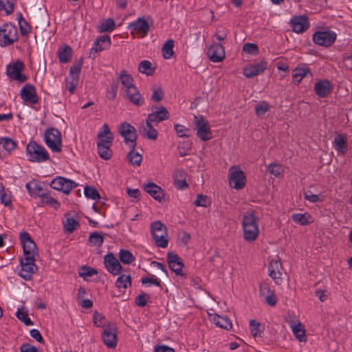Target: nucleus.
<instances>
[{"instance_id": "nucleus-55", "label": "nucleus", "mask_w": 352, "mask_h": 352, "mask_svg": "<svg viewBox=\"0 0 352 352\" xmlns=\"http://www.w3.org/2000/svg\"><path fill=\"white\" fill-rule=\"evenodd\" d=\"M116 26L115 21L112 19L105 20L100 26V32L112 31Z\"/></svg>"}, {"instance_id": "nucleus-42", "label": "nucleus", "mask_w": 352, "mask_h": 352, "mask_svg": "<svg viewBox=\"0 0 352 352\" xmlns=\"http://www.w3.org/2000/svg\"><path fill=\"white\" fill-rule=\"evenodd\" d=\"M138 70L140 72L144 74L146 76H151L153 74L155 69L152 67V65L150 61L144 60L140 63Z\"/></svg>"}, {"instance_id": "nucleus-43", "label": "nucleus", "mask_w": 352, "mask_h": 352, "mask_svg": "<svg viewBox=\"0 0 352 352\" xmlns=\"http://www.w3.org/2000/svg\"><path fill=\"white\" fill-rule=\"evenodd\" d=\"M174 41L171 39L168 40L163 45L162 51L164 58L166 59L170 58L173 54Z\"/></svg>"}, {"instance_id": "nucleus-40", "label": "nucleus", "mask_w": 352, "mask_h": 352, "mask_svg": "<svg viewBox=\"0 0 352 352\" xmlns=\"http://www.w3.org/2000/svg\"><path fill=\"white\" fill-rule=\"evenodd\" d=\"M120 80L121 81L122 85L124 87V91L126 89L131 88V87H135L133 84V77L127 74L125 71H122L120 75Z\"/></svg>"}, {"instance_id": "nucleus-3", "label": "nucleus", "mask_w": 352, "mask_h": 352, "mask_svg": "<svg viewBox=\"0 0 352 352\" xmlns=\"http://www.w3.org/2000/svg\"><path fill=\"white\" fill-rule=\"evenodd\" d=\"M151 229L156 245L166 248L168 243L166 227L161 221H155L151 224Z\"/></svg>"}, {"instance_id": "nucleus-28", "label": "nucleus", "mask_w": 352, "mask_h": 352, "mask_svg": "<svg viewBox=\"0 0 352 352\" xmlns=\"http://www.w3.org/2000/svg\"><path fill=\"white\" fill-rule=\"evenodd\" d=\"M98 142L97 144L104 145H112L113 135L107 124H104L101 131L98 134Z\"/></svg>"}, {"instance_id": "nucleus-10", "label": "nucleus", "mask_w": 352, "mask_h": 352, "mask_svg": "<svg viewBox=\"0 0 352 352\" xmlns=\"http://www.w3.org/2000/svg\"><path fill=\"white\" fill-rule=\"evenodd\" d=\"M102 340L106 346L113 349L117 345V327L115 323L108 322L103 327Z\"/></svg>"}, {"instance_id": "nucleus-36", "label": "nucleus", "mask_w": 352, "mask_h": 352, "mask_svg": "<svg viewBox=\"0 0 352 352\" xmlns=\"http://www.w3.org/2000/svg\"><path fill=\"white\" fill-rule=\"evenodd\" d=\"M26 189L32 197H40L43 193V188L41 184L35 180H32L25 185Z\"/></svg>"}, {"instance_id": "nucleus-19", "label": "nucleus", "mask_w": 352, "mask_h": 352, "mask_svg": "<svg viewBox=\"0 0 352 352\" xmlns=\"http://www.w3.org/2000/svg\"><path fill=\"white\" fill-rule=\"evenodd\" d=\"M290 24L294 32L302 34L305 32L309 27V19L306 16H295L292 18Z\"/></svg>"}, {"instance_id": "nucleus-54", "label": "nucleus", "mask_w": 352, "mask_h": 352, "mask_svg": "<svg viewBox=\"0 0 352 352\" xmlns=\"http://www.w3.org/2000/svg\"><path fill=\"white\" fill-rule=\"evenodd\" d=\"M85 195L90 199H100V196L98 190L92 186H87L85 188Z\"/></svg>"}, {"instance_id": "nucleus-56", "label": "nucleus", "mask_w": 352, "mask_h": 352, "mask_svg": "<svg viewBox=\"0 0 352 352\" xmlns=\"http://www.w3.org/2000/svg\"><path fill=\"white\" fill-rule=\"evenodd\" d=\"M98 272L96 270L90 267H83L81 268L80 272H79V276L80 277L86 279L87 278L91 277L95 274H97Z\"/></svg>"}, {"instance_id": "nucleus-20", "label": "nucleus", "mask_w": 352, "mask_h": 352, "mask_svg": "<svg viewBox=\"0 0 352 352\" xmlns=\"http://www.w3.org/2000/svg\"><path fill=\"white\" fill-rule=\"evenodd\" d=\"M282 263L280 259L270 261L268 266L269 275L277 285L282 282Z\"/></svg>"}, {"instance_id": "nucleus-29", "label": "nucleus", "mask_w": 352, "mask_h": 352, "mask_svg": "<svg viewBox=\"0 0 352 352\" xmlns=\"http://www.w3.org/2000/svg\"><path fill=\"white\" fill-rule=\"evenodd\" d=\"M316 94L320 98H324L331 94L332 85L329 80H322L317 82L314 87Z\"/></svg>"}, {"instance_id": "nucleus-18", "label": "nucleus", "mask_w": 352, "mask_h": 352, "mask_svg": "<svg viewBox=\"0 0 352 352\" xmlns=\"http://www.w3.org/2000/svg\"><path fill=\"white\" fill-rule=\"evenodd\" d=\"M208 56L213 63L221 62L226 56L223 46L219 43L212 44L208 50Z\"/></svg>"}, {"instance_id": "nucleus-57", "label": "nucleus", "mask_w": 352, "mask_h": 352, "mask_svg": "<svg viewBox=\"0 0 352 352\" xmlns=\"http://www.w3.org/2000/svg\"><path fill=\"white\" fill-rule=\"evenodd\" d=\"M259 292L260 296L265 298V296L270 295L271 293L274 292V291L271 289L270 285L268 283L262 282L260 283Z\"/></svg>"}, {"instance_id": "nucleus-8", "label": "nucleus", "mask_w": 352, "mask_h": 352, "mask_svg": "<svg viewBox=\"0 0 352 352\" xmlns=\"http://www.w3.org/2000/svg\"><path fill=\"white\" fill-rule=\"evenodd\" d=\"M119 133L124 138V143L130 148H135L138 135L133 126L127 122H124L119 126Z\"/></svg>"}, {"instance_id": "nucleus-32", "label": "nucleus", "mask_w": 352, "mask_h": 352, "mask_svg": "<svg viewBox=\"0 0 352 352\" xmlns=\"http://www.w3.org/2000/svg\"><path fill=\"white\" fill-rule=\"evenodd\" d=\"M153 124L152 122H148V121L146 120L145 125H142L140 127V131L143 136L150 140H155L157 138L158 132L154 129Z\"/></svg>"}, {"instance_id": "nucleus-30", "label": "nucleus", "mask_w": 352, "mask_h": 352, "mask_svg": "<svg viewBox=\"0 0 352 352\" xmlns=\"http://www.w3.org/2000/svg\"><path fill=\"white\" fill-rule=\"evenodd\" d=\"M173 181L175 187L179 190H184L188 186L186 182L187 174L181 168L175 170L173 175Z\"/></svg>"}, {"instance_id": "nucleus-38", "label": "nucleus", "mask_w": 352, "mask_h": 352, "mask_svg": "<svg viewBox=\"0 0 352 352\" xmlns=\"http://www.w3.org/2000/svg\"><path fill=\"white\" fill-rule=\"evenodd\" d=\"M311 72L308 67H296L292 72L293 79L299 84Z\"/></svg>"}, {"instance_id": "nucleus-39", "label": "nucleus", "mask_w": 352, "mask_h": 352, "mask_svg": "<svg viewBox=\"0 0 352 352\" xmlns=\"http://www.w3.org/2000/svg\"><path fill=\"white\" fill-rule=\"evenodd\" d=\"M72 50L69 46L60 48L58 51V58L60 62L66 63L71 60Z\"/></svg>"}, {"instance_id": "nucleus-14", "label": "nucleus", "mask_w": 352, "mask_h": 352, "mask_svg": "<svg viewBox=\"0 0 352 352\" xmlns=\"http://www.w3.org/2000/svg\"><path fill=\"white\" fill-rule=\"evenodd\" d=\"M50 186L55 190L69 194L73 188L77 186V184L72 180L57 177L51 182Z\"/></svg>"}, {"instance_id": "nucleus-26", "label": "nucleus", "mask_w": 352, "mask_h": 352, "mask_svg": "<svg viewBox=\"0 0 352 352\" xmlns=\"http://www.w3.org/2000/svg\"><path fill=\"white\" fill-rule=\"evenodd\" d=\"M267 68V63L261 61L256 64L250 65L243 69V74L248 78H253L263 73Z\"/></svg>"}, {"instance_id": "nucleus-45", "label": "nucleus", "mask_w": 352, "mask_h": 352, "mask_svg": "<svg viewBox=\"0 0 352 352\" xmlns=\"http://www.w3.org/2000/svg\"><path fill=\"white\" fill-rule=\"evenodd\" d=\"M128 155V159L129 162L133 165L139 166L141 164L142 157L139 153L135 151V148H131Z\"/></svg>"}, {"instance_id": "nucleus-53", "label": "nucleus", "mask_w": 352, "mask_h": 352, "mask_svg": "<svg viewBox=\"0 0 352 352\" xmlns=\"http://www.w3.org/2000/svg\"><path fill=\"white\" fill-rule=\"evenodd\" d=\"M14 8V4L10 0H0V10L5 11L6 15L12 14Z\"/></svg>"}, {"instance_id": "nucleus-31", "label": "nucleus", "mask_w": 352, "mask_h": 352, "mask_svg": "<svg viewBox=\"0 0 352 352\" xmlns=\"http://www.w3.org/2000/svg\"><path fill=\"white\" fill-rule=\"evenodd\" d=\"M111 45V38L109 35H103L98 37L94 42V46L92 47L91 51H94L96 53L101 52Z\"/></svg>"}, {"instance_id": "nucleus-6", "label": "nucleus", "mask_w": 352, "mask_h": 352, "mask_svg": "<svg viewBox=\"0 0 352 352\" xmlns=\"http://www.w3.org/2000/svg\"><path fill=\"white\" fill-rule=\"evenodd\" d=\"M194 122L196 125L197 135L204 142L212 138V133L210 130V125L207 120L202 116H195Z\"/></svg>"}, {"instance_id": "nucleus-24", "label": "nucleus", "mask_w": 352, "mask_h": 352, "mask_svg": "<svg viewBox=\"0 0 352 352\" xmlns=\"http://www.w3.org/2000/svg\"><path fill=\"white\" fill-rule=\"evenodd\" d=\"M124 93L126 98L133 105L140 107L144 104V98L135 86L131 87V88L124 91Z\"/></svg>"}, {"instance_id": "nucleus-60", "label": "nucleus", "mask_w": 352, "mask_h": 352, "mask_svg": "<svg viewBox=\"0 0 352 352\" xmlns=\"http://www.w3.org/2000/svg\"><path fill=\"white\" fill-rule=\"evenodd\" d=\"M175 130L179 137H188V135L186 133L189 131V129L184 126L179 124H175Z\"/></svg>"}, {"instance_id": "nucleus-37", "label": "nucleus", "mask_w": 352, "mask_h": 352, "mask_svg": "<svg viewBox=\"0 0 352 352\" xmlns=\"http://www.w3.org/2000/svg\"><path fill=\"white\" fill-rule=\"evenodd\" d=\"M211 320L217 327L229 330L232 329V324L227 317H221L219 315L214 316Z\"/></svg>"}, {"instance_id": "nucleus-35", "label": "nucleus", "mask_w": 352, "mask_h": 352, "mask_svg": "<svg viewBox=\"0 0 352 352\" xmlns=\"http://www.w3.org/2000/svg\"><path fill=\"white\" fill-rule=\"evenodd\" d=\"M292 221L300 226H307L314 221L312 217L309 213H294L291 217Z\"/></svg>"}, {"instance_id": "nucleus-41", "label": "nucleus", "mask_w": 352, "mask_h": 352, "mask_svg": "<svg viewBox=\"0 0 352 352\" xmlns=\"http://www.w3.org/2000/svg\"><path fill=\"white\" fill-rule=\"evenodd\" d=\"M110 145L97 144L98 153L101 158L108 160L111 157L112 151L110 149Z\"/></svg>"}, {"instance_id": "nucleus-9", "label": "nucleus", "mask_w": 352, "mask_h": 352, "mask_svg": "<svg viewBox=\"0 0 352 352\" xmlns=\"http://www.w3.org/2000/svg\"><path fill=\"white\" fill-rule=\"evenodd\" d=\"M82 68V63H74L70 68L69 74L65 78V87L70 94L74 91L79 82V76Z\"/></svg>"}, {"instance_id": "nucleus-51", "label": "nucleus", "mask_w": 352, "mask_h": 352, "mask_svg": "<svg viewBox=\"0 0 352 352\" xmlns=\"http://www.w3.org/2000/svg\"><path fill=\"white\" fill-rule=\"evenodd\" d=\"M270 110V105L265 101L258 102L255 107V112L257 116L262 117Z\"/></svg>"}, {"instance_id": "nucleus-21", "label": "nucleus", "mask_w": 352, "mask_h": 352, "mask_svg": "<svg viewBox=\"0 0 352 352\" xmlns=\"http://www.w3.org/2000/svg\"><path fill=\"white\" fill-rule=\"evenodd\" d=\"M17 146V142L8 137L0 138V158L9 155Z\"/></svg>"}, {"instance_id": "nucleus-7", "label": "nucleus", "mask_w": 352, "mask_h": 352, "mask_svg": "<svg viewBox=\"0 0 352 352\" xmlns=\"http://www.w3.org/2000/svg\"><path fill=\"white\" fill-rule=\"evenodd\" d=\"M229 184L236 190H241L245 186L246 177L243 170L237 166H232L229 169Z\"/></svg>"}, {"instance_id": "nucleus-58", "label": "nucleus", "mask_w": 352, "mask_h": 352, "mask_svg": "<svg viewBox=\"0 0 352 352\" xmlns=\"http://www.w3.org/2000/svg\"><path fill=\"white\" fill-rule=\"evenodd\" d=\"M261 324L255 320H252L250 321V331L252 336L256 338L259 336L261 333L260 331Z\"/></svg>"}, {"instance_id": "nucleus-52", "label": "nucleus", "mask_w": 352, "mask_h": 352, "mask_svg": "<svg viewBox=\"0 0 352 352\" xmlns=\"http://www.w3.org/2000/svg\"><path fill=\"white\" fill-rule=\"evenodd\" d=\"M89 241L92 245L100 247L103 243L104 237L98 232H94L90 234L89 237Z\"/></svg>"}, {"instance_id": "nucleus-17", "label": "nucleus", "mask_w": 352, "mask_h": 352, "mask_svg": "<svg viewBox=\"0 0 352 352\" xmlns=\"http://www.w3.org/2000/svg\"><path fill=\"white\" fill-rule=\"evenodd\" d=\"M24 69V65L21 61H17L13 65H10L7 67L8 76L15 80L23 82L27 80V76L21 74V72Z\"/></svg>"}, {"instance_id": "nucleus-23", "label": "nucleus", "mask_w": 352, "mask_h": 352, "mask_svg": "<svg viewBox=\"0 0 352 352\" xmlns=\"http://www.w3.org/2000/svg\"><path fill=\"white\" fill-rule=\"evenodd\" d=\"M104 259L105 267L109 273L117 275L120 272L122 266L112 253L107 254Z\"/></svg>"}, {"instance_id": "nucleus-63", "label": "nucleus", "mask_w": 352, "mask_h": 352, "mask_svg": "<svg viewBox=\"0 0 352 352\" xmlns=\"http://www.w3.org/2000/svg\"><path fill=\"white\" fill-rule=\"evenodd\" d=\"M243 50L248 54H254L258 53V48L256 44L248 43L243 45Z\"/></svg>"}, {"instance_id": "nucleus-27", "label": "nucleus", "mask_w": 352, "mask_h": 352, "mask_svg": "<svg viewBox=\"0 0 352 352\" xmlns=\"http://www.w3.org/2000/svg\"><path fill=\"white\" fill-rule=\"evenodd\" d=\"M145 191L148 193L153 199L162 202L164 201V190L157 184L150 182L144 186Z\"/></svg>"}, {"instance_id": "nucleus-12", "label": "nucleus", "mask_w": 352, "mask_h": 352, "mask_svg": "<svg viewBox=\"0 0 352 352\" xmlns=\"http://www.w3.org/2000/svg\"><path fill=\"white\" fill-rule=\"evenodd\" d=\"M336 37V34L333 31H318L313 34V41L318 45L329 47L334 43Z\"/></svg>"}, {"instance_id": "nucleus-46", "label": "nucleus", "mask_w": 352, "mask_h": 352, "mask_svg": "<svg viewBox=\"0 0 352 352\" xmlns=\"http://www.w3.org/2000/svg\"><path fill=\"white\" fill-rule=\"evenodd\" d=\"M79 226L78 221L74 218H67L63 223L65 231L68 233H72Z\"/></svg>"}, {"instance_id": "nucleus-11", "label": "nucleus", "mask_w": 352, "mask_h": 352, "mask_svg": "<svg viewBox=\"0 0 352 352\" xmlns=\"http://www.w3.org/2000/svg\"><path fill=\"white\" fill-rule=\"evenodd\" d=\"M36 258L23 257L21 258V269L19 275L25 280H30L33 274L37 271V266L35 264Z\"/></svg>"}, {"instance_id": "nucleus-25", "label": "nucleus", "mask_w": 352, "mask_h": 352, "mask_svg": "<svg viewBox=\"0 0 352 352\" xmlns=\"http://www.w3.org/2000/svg\"><path fill=\"white\" fill-rule=\"evenodd\" d=\"M169 267L177 276H183L182 267L184 266L182 259L176 254L169 252L167 255Z\"/></svg>"}, {"instance_id": "nucleus-64", "label": "nucleus", "mask_w": 352, "mask_h": 352, "mask_svg": "<svg viewBox=\"0 0 352 352\" xmlns=\"http://www.w3.org/2000/svg\"><path fill=\"white\" fill-rule=\"evenodd\" d=\"M142 283L143 285H146V284L151 285V284H152V285H156L157 287H160L161 286V281H160V280H159L156 277H154V276H152V277L143 278L142 279Z\"/></svg>"}, {"instance_id": "nucleus-1", "label": "nucleus", "mask_w": 352, "mask_h": 352, "mask_svg": "<svg viewBox=\"0 0 352 352\" xmlns=\"http://www.w3.org/2000/svg\"><path fill=\"white\" fill-rule=\"evenodd\" d=\"M244 239L247 241H254L259 233L258 218L252 210L246 211L242 221Z\"/></svg>"}, {"instance_id": "nucleus-47", "label": "nucleus", "mask_w": 352, "mask_h": 352, "mask_svg": "<svg viewBox=\"0 0 352 352\" xmlns=\"http://www.w3.org/2000/svg\"><path fill=\"white\" fill-rule=\"evenodd\" d=\"M119 258L124 264H130L135 261V257L132 253L127 250H121L119 252Z\"/></svg>"}, {"instance_id": "nucleus-44", "label": "nucleus", "mask_w": 352, "mask_h": 352, "mask_svg": "<svg viewBox=\"0 0 352 352\" xmlns=\"http://www.w3.org/2000/svg\"><path fill=\"white\" fill-rule=\"evenodd\" d=\"M116 287L121 289H127L131 285V277L130 275H120L116 283Z\"/></svg>"}, {"instance_id": "nucleus-61", "label": "nucleus", "mask_w": 352, "mask_h": 352, "mask_svg": "<svg viewBox=\"0 0 352 352\" xmlns=\"http://www.w3.org/2000/svg\"><path fill=\"white\" fill-rule=\"evenodd\" d=\"M150 299V296L148 294H140L137 296L135 299V303L138 306L140 307H143L146 306L148 300Z\"/></svg>"}, {"instance_id": "nucleus-33", "label": "nucleus", "mask_w": 352, "mask_h": 352, "mask_svg": "<svg viewBox=\"0 0 352 352\" xmlns=\"http://www.w3.org/2000/svg\"><path fill=\"white\" fill-rule=\"evenodd\" d=\"M333 144L338 153L343 155L346 153L347 138L345 135L342 134L337 135L334 138Z\"/></svg>"}, {"instance_id": "nucleus-4", "label": "nucleus", "mask_w": 352, "mask_h": 352, "mask_svg": "<svg viewBox=\"0 0 352 352\" xmlns=\"http://www.w3.org/2000/svg\"><path fill=\"white\" fill-rule=\"evenodd\" d=\"M18 40V31L12 23H5L0 27V45L2 47L13 44Z\"/></svg>"}, {"instance_id": "nucleus-5", "label": "nucleus", "mask_w": 352, "mask_h": 352, "mask_svg": "<svg viewBox=\"0 0 352 352\" xmlns=\"http://www.w3.org/2000/svg\"><path fill=\"white\" fill-rule=\"evenodd\" d=\"M46 145L53 151L59 153L62 148V138L60 132L54 128L49 129L45 133Z\"/></svg>"}, {"instance_id": "nucleus-22", "label": "nucleus", "mask_w": 352, "mask_h": 352, "mask_svg": "<svg viewBox=\"0 0 352 352\" xmlns=\"http://www.w3.org/2000/svg\"><path fill=\"white\" fill-rule=\"evenodd\" d=\"M157 110L153 111L148 115L146 120L148 122L157 124L162 121L168 120L169 118V113L164 107H156Z\"/></svg>"}, {"instance_id": "nucleus-50", "label": "nucleus", "mask_w": 352, "mask_h": 352, "mask_svg": "<svg viewBox=\"0 0 352 352\" xmlns=\"http://www.w3.org/2000/svg\"><path fill=\"white\" fill-rule=\"evenodd\" d=\"M39 197L43 204L50 205L55 209H57L60 206V204L56 199L49 196L47 193L43 192Z\"/></svg>"}, {"instance_id": "nucleus-34", "label": "nucleus", "mask_w": 352, "mask_h": 352, "mask_svg": "<svg viewBox=\"0 0 352 352\" xmlns=\"http://www.w3.org/2000/svg\"><path fill=\"white\" fill-rule=\"evenodd\" d=\"M290 327L292 328L296 339L300 342H306L305 331L302 324L298 320L291 322Z\"/></svg>"}, {"instance_id": "nucleus-62", "label": "nucleus", "mask_w": 352, "mask_h": 352, "mask_svg": "<svg viewBox=\"0 0 352 352\" xmlns=\"http://www.w3.org/2000/svg\"><path fill=\"white\" fill-rule=\"evenodd\" d=\"M164 92L161 87H155L153 89V94L151 98L155 102H160L162 100Z\"/></svg>"}, {"instance_id": "nucleus-48", "label": "nucleus", "mask_w": 352, "mask_h": 352, "mask_svg": "<svg viewBox=\"0 0 352 352\" xmlns=\"http://www.w3.org/2000/svg\"><path fill=\"white\" fill-rule=\"evenodd\" d=\"M270 173L276 177H282L284 173V168L278 164H270L267 167Z\"/></svg>"}, {"instance_id": "nucleus-49", "label": "nucleus", "mask_w": 352, "mask_h": 352, "mask_svg": "<svg viewBox=\"0 0 352 352\" xmlns=\"http://www.w3.org/2000/svg\"><path fill=\"white\" fill-rule=\"evenodd\" d=\"M17 318L27 326H31L33 322L28 317V312L24 308L19 309L16 313Z\"/></svg>"}, {"instance_id": "nucleus-59", "label": "nucleus", "mask_w": 352, "mask_h": 352, "mask_svg": "<svg viewBox=\"0 0 352 352\" xmlns=\"http://www.w3.org/2000/svg\"><path fill=\"white\" fill-rule=\"evenodd\" d=\"M194 204L196 206L207 207L210 203L207 196L198 195Z\"/></svg>"}, {"instance_id": "nucleus-2", "label": "nucleus", "mask_w": 352, "mask_h": 352, "mask_svg": "<svg viewBox=\"0 0 352 352\" xmlns=\"http://www.w3.org/2000/svg\"><path fill=\"white\" fill-rule=\"evenodd\" d=\"M28 160L32 162L41 163L50 160L46 149L34 141H31L26 146Z\"/></svg>"}, {"instance_id": "nucleus-16", "label": "nucleus", "mask_w": 352, "mask_h": 352, "mask_svg": "<svg viewBox=\"0 0 352 352\" xmlns=\"http://www.w3.org/2000/svg\"><path fill=\"white\" fill-rule=\"evenodd\" d=\"M129 29L133 35H138L139 37H144L149 31V25L143 18H139L137 21L129 25Z\"/></svg>"}, {"instance_id": "nucleus-13", "label": "nucleus", "mask_w": 352, "mask_h": 352, "mask_svg": "<svg viewBox=\"0 0 352 352\" xmlns=\"http://www.w3.org/2000/svg\"><path fill=\"white\" fill-rule=\"evenodd\" d=\"M20 239L23 248L24 257L36 258V256H38L37 249L30 234L26 232H21Z\"/></svg>"}, {"instance_id": "nucleus-15", "label": "nucleus", "mask_w": 352, "mask_h": 352, "mask_svg": "<svg viewBox=\"0 0 352 352\" xmlns=\"http://www.w3.org/2000/svg\"><path fill=\"white\" fill-rule=\"evenodd\" d=\"M20 96L26 104H36L38 102L36 89L32 85L25 84L21 89Z\"/></svg>"}]
</instances>
